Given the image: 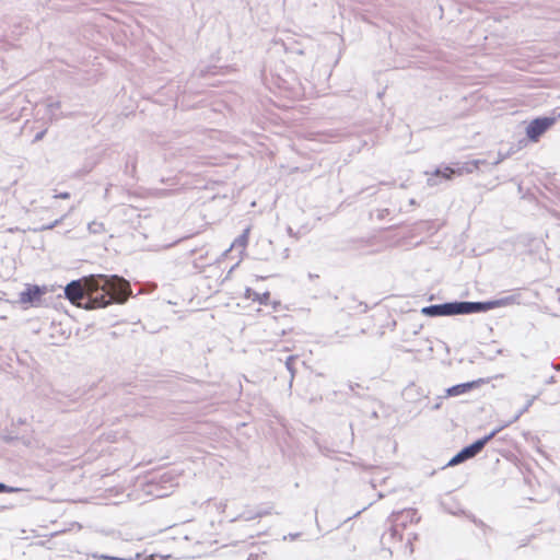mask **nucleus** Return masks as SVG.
Here are the masks:
<instances>
[{"mask_svg": "<svg viewBox=\"0 0 560 560\" xmlns=\"http://www.w3.org/2000/svg\"><path fill=\"white\" fill-rule=\"evenodd\" d=\"M248 234H249V229H246L243 234H241L231 245V247L229 248V250H232V249H240V252H244L246 245H247V242H248Z\"/></svg>", "mask_w": 560, "mask_h": 560, "instance_id": "11", "label": "nucleus"}, {"mask_svg": "<svg viewBox=\"0 0 560 560\" xmlns=\"http://www.w3.org/2000/svg\"><path fill=\"white\" fill-rule=\"evenodd\" d=\"M54 197L55 198H61V199H69L70 198V194L65 191V192H60L58 195H55Z\"/></svg>", "mask_w": 560, "mask_h": 560, "instance_id": "20", "label": "nucleus"}, {"mask_svg": "<svg viewBox=\"0 0 560 560\" xmlns=\"http://www.w3.org/2000/svg\"><path fill=\"white\" fill-rule=\"evenodd\" d=\"M500 430L497 429V430H493L492 432H490L488 435L483 436L482 439H479L477 440L475 443L464 447L459 453H457L450 462H448V466H455V465H458L469 458H472L474 456H476L478 453L481 452V450L485 447V445L490 441L492 440L495 434L499 432Z\"/></svg>", "mask_w": 560, "mask_h": 560, "instance_id": "5", "label": "nucleus"}, {"mask_svg": "<svg viewBox=\"0 0 560 560\" xmlns=\"http://www.w3.org/2000/svg\"><path fill=\"white\" fill-rule=\"evenodd\" d=\"M176 477L177 476L173 470L165 471L160 475L159 480H150L147 485L145 492L155 498L166 497L171 489L178 485V482L175 481Z\"/></svg>", "mask_w": 560, "mask_h": 560, "instance_id": "3", "label": "nucleus"}, {"mask_svg": "<svg viewBox=\"0 0 560 560\" xmlns=\"http://www.w3.org/2000/svg\"><path fill=\"white\" fill-rule=\"evenodd\" d=\"M104 559H109V560H121L120 558H115V557H103Z\"/></svg>", "mask_w": 560, "mask_h": 560, "instance_id": "23", "label": "nucleus"}, {"mask_svg": "<svg viewBox=\"0 0 560 560\" xmlns=\"http://www.w3.org/2000/svg\"><path fill=\"white\" fill-rule=\"evenodd\" d=\"M65 217H66V215H63V217H61L60 219H58V220H56V221L51 222L50 224H47V225L42 226V229H40V230H51V229H54L55 226H57L58 224H60V223L63 221Z\"/></svg>", "mask_w": 560, "mask_h": 560, "instance_id": "18", "label": "nucleus"}, {"mask_svg": "<svg viewBox=\"0 0 560 560\" xmlns=\"http://www.w3.org/2000/svg\"><path fill=\"white\" fill-rule=\"evenodd\" d=\"M513 301L512 298H503L487 302H456L458 314L482 313L497 307L505 306Z\"/></svg>", "mask_w": 560, "mask_h": 560, "instance_id": "4", "label": "nucleus"}, {"mask_svg": "<svg viewBox=\"0 0 560 560\" xmlns=\"http://www.w3.org/2000/svg\"><path fill=\"white\" fill-rule=\"evenodd\" d=\"M88 230L92 234H102L105 232V225L103 222L92 221L89 223Z\"/></svg>", "mask_w": 560, "mask_h": 560, "instance_id": "13", "label": "nucleus"}, {"mask_svg": "<svg viewBox=\"0 0 560 560\" xmlns=\"http://www.w3.org/2000/svg\"><path fill=\"white\" fill-rule=\"evenodd\" d=\"M269 298H270V293L269 292H265L262 294L255 293L254 300L259 301L260 304H267Z\"/></svg>", "mask_w": 560, "mask_h": 560, "instance_id": "17", "label": "nucleus"}, {"mask_svg": "<svg viewBox=\"0 0 560 560\" xmlns=\"http://www.w3.org/2000/svg\"><path fill=\"white\" fill-rule=\"evenodd\" d=\"M399 540V535H397L394 539H387V542L386 544H383L384 547H387V549L389 550V552L393 555V553H397L399 555L395 549H394V545L395 542H397Z\"/></svg>", "mask_w": 560, "mask_h": 560, "instance_id": "14", "label": "nucleus"}, {"mask_svg": "<svg viewBox=\"0 0 560 560\" xmlns=\"http://www.w3.org/2000/svg\"><path fill=\"white\" fill-rule=\"evenodd\" d=\"M555 122L552 117H542L534 119L526 128V133L529 139L536 141L548 128Z\"/></svg>", "mask_w": 560, "mask_h": 560, "instance_id": "6", "label": "nucleus"}, {"mask_svg": "<svg viewBox=\"0 0 560 560\" xmlns=\"http://www.w3.org/2000/svg\"><path fill=\"white\" fill-rule=\"evenodd\" d=\"M475 385H476V382H468V383H463V384L452 386L447 389V395L448 396L462 395V394L468 392L469 389H471L472 387H475Z\"/></svg>", "mask_w": 560, "mask_h": 560, "instance_id": "10", "label": "nucleus"}, {"mask_svg": "<svg viewBox=\"0 0 560 560\" xmlns=\"http://www.w3.org/2000/svg\"><path fill=\"white\" fill-rule=\"evenodd\" d=\"M298 536H299V534H292V535H290V538L295 539Z\"/></svg>", "mask_w": 560, "mask_h": 560, "instance_id": "24", "label": "nucleus"}, {"mask_svg": "<svg viewBox=\"0 0 560 560\" xmlns=\"http://www.w3.org/2000/svg\"><path fill=\"white\" fill-rule=\"evenodd\" d=\"M538 398V395H534L532 397L528 398L526 405L524 406V408L518 412V415H516L515 417V420L518 419V417L524 413L525 411H527L529 409V407L533 405V402Z\"/></svg>", "mask_w": 560, "mask_h": 560, "instance_id": "15", "label": "nucleus"}, {"mask_svg": "<svg viewBox=\"0 0 560 560\" xmlns=\"http://www.w3.org/2000/svg\"><path fill=\"white\" fill-rule=\"evenodd\" d=\"M419 516L416 510L407 509L390 516V528L383 534L382 544H386L387 539H394L399 535V540L395 542L394 549L401 556H411L413 553V540L417 539V534L407 528L408 524L419 522Z\"/></svg>", "mask_w": 560, "mask_h": 560, "instance_id": "2", "label": "nucleus"}, {"mask_svg": "<svg viewBox=\"0 0 560 560\" xmlns=\"http://www.w3.org/2000/svg\"><path fill=\"white\" fill-rule=\"evenodd\" d=\"M131 293L129 283L118 276L97 275L72 281L65 289L66 298L86 310L101 308L112 302L124 303Z\"/></svg>", "mask_w": 560, "mask_h": 560, "instance_id": "1", "label": "nucleus"}, {"mask_svg": "<svg viewBox=\"0 0 560 560\" xmlns=\"http://www.w3.org/2000/svg\"><path fill=\"white\" fill-rule=\"evenodd\" d=\"M294 357L293 355H290L287 361H285V366L287 369L289 370V372L291 373V375L293 376L294 374V370H293V361H294Z\"/></svg>", "mask_w": 560, "mask_h": 560, "instance_id": "19", "label": "nucleus"}, {"mask_svg": "<svg viewBox=\"0 0 560 560\" xmlns=\"http://www.w3.org/2000/svg\"><path fill=\"white\" fill-rule=\"evenodd\" d=\"M454 174V170L450 167H445L444 170H436L433 174L428 177V184L430 186H435L440 183L439 178L450 179Z\"/></svg>", "mask_w": 560, "mask_h": 560, "instance_id": "9", "label": "nucleus"}, {"mask_svg": "<svg viewBox=\"0 0 560 560\" xmlns=\"http://www.w3.org/2000/svg\"><path fill=\"white\" fill-rule=\"evenodd\" d=\"M60 108V103L57 101L49 100L47 103L48 117L50 120L58 119L57 110Z\"/></svg>", "mask_w": 560, "mask_h": 560, "instance_id": "12", "label": "nucleus"}, {"mask_svg": "<svg viewBox=\"0 0 560 560\" xmlns=\"http://www.w3.org/2000/svg\"><path fill=\"white\" fill-rule=\"evenodd\" d=\"M21 491L20 488H14L0 482V493H14Z\"/></svg>", "mask_w": 560, "mask_h": 560, "instance_id": "16", "label": "nucleus"}, {"mask_svg": "<svg viewBox=\"0 0 560 560\" xmlns=\"http://www.w3.org/2000/svg\"><path fill=\"white\" fill-rule=\"evenodd\" d=\"M503 158L498 159L494 163L499 164L502 161Z\"/></svg>", "mask_w": 560, "mask_h": 560, "instance_id": "25", "label": "nucleus"}, {"mask_svg": "<svg viewBox=\"0 0 560 560\" xmlns=\"http://www.w3.org/2000/svg\"><path fill=\"white\" fill-rule=\"evenodd\" d=\"M421 312L431 317L457 315L456 302L425 306Z\"/></svg>", "mask_w": 560, "mask_h": 560, "instance_id": "7", "label": "nucleus"}, {"mask_svg": "<svg viewBox=\"0 0 560 560\" xmlns=\"http://www.w3.org/2000/svg\"><path fill=\"white\" fill-rule=\"evenodd\" d=\"M555 382V376H550L548 380H547V384H551Z\"/></svg>", "mask_w": 560, "mask_h": 560, "instance_id": "22", "label": "nucleus"}, {"mask_svg": "<svg viewBox=\"0 0 560 560\" xmlns=\"http://www.w3.org/2000/svg\"><path fill=\"white\" fill-rule=\"evenodd\" d=\"M46 131H40L38 132L36 136H35V141H39L43 139L44 135H45Z\"/></svg>", "mask_w": 560, "mask_h": 560, "instance_id": "21", "label": "nucleus"}, {"mask_svg": "<svg viewBox=\"0 0 560 560\" xmlns=\"http://www.w3.org/2000/svg\"><path fill=\"white\" fill-rule=\"evenodd\" d=\"M42 291L37 285H28L26 290L20 293L19 301L22 304L34 303L39 300Z\"/></svg>", "mask_w": 560, "mask_h": 560, "instance_id": "8", "label": "nucleus"}]
</instances>
